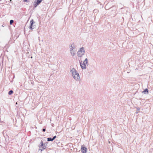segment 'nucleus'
<instances>
[{
  "label": "nucleus",
  "mask_w": 153,
  "mask_h": 153,
  "mask_svg": "<svg viewBox=\"0 0 153 153\" xmlns=\"http://www.w3.org/2000/svg\"><path fill=\"white\" fill-rule=\"evenodd\" d=\"M13 93V91H12V90H10V91L9 92H8V94H9V95H10L12 94Z\"/></svg>",
  "instance_id": "nucleus-12"
},
{
  "label": "nucleus",
  "mask_w": 153,
  "mask_h": 153,
  "mask_svg": "<svg viewBox=\"0 0 153 153\" xmlns=\"http://www.w3.org/2000/svg\"><path fill=\"white\" fill-rule=\"evenodd\" d=\"M30 26L29 27V28L30 30H33L35 28V27L33 26V25L34 23L33 20L32 19L30 21Z\"/></svg>",
  "instance_id": "nucleus-7"
},
{
  "label": "nucleus",
  "mask_w": 153,
  "mask_h": 153,
  "mask_svg": "<svg viewBox=\"0 0 153 153\" xmlns=\"http://www.w3.org/2000/svg\"><path fill=\"white\" fill-rule=\"evenodd\" d=\"M109 143H110V141H109Z\"/></svg>",
  "instance_id": "nucleus-18"
},
{
  "label": "nucleus",
  "mask_w": 153,
  "mask_h": 153,
  "mask_svg": "<svg viewBox=\"0 0 153 153\" xmlns=\"http://www.w3.org/2000/svg\"><path fill=\"white\" fill-rule=\"evenodd\" d=\"M143 93L144 94H148L149 92L148 90V89L146 88L145 89L143 92Z\"/></svg>",
  "instance_id": "nucleus-9"
},
{
  "label": "nucleus",
  "mask_w": 153,
  "mask_h": 153,
  "mask_svg": "<svg viewBox=\"0 0 153 153\" xmlns=\"http://www.w3.org/2000/svg\"><path fill=\"white\" fill-rule=\"evenodd\" d=\"M42 1V0H35L34 2V7L36 8Z\"/></svg>",
  "instance_id": "nucleus-6"
},
{
  "label": "nucleus",
  "mask_w": 153,
  "mask_h": 153,
  "mask_svg": "<svg viewBox=\"0 0 153 153\" xmlns=\"http://www.w3.org/2000/svg\"><path fill=\"white\" fill-rule=\"evenodd\" d=\"M56 137V136H54L53 138H52L53 140H54Z\"/></svg>",
  "instance_id": "nucleus-15"
},
{
  "label": "nucleus",
  "mask_w": 153,
  "mask_h": 153,
  "mask_svg": "<svg viewBox=\"0 0 153 153\" xmlns=\"http://www.w3.org/2000/svg\"><path fill=\"white\" fill-rule=\"evenodd\" d=\"M69 48L70 53L71 55L74 56L76 54V46L74 43L70 44L69 45Z\"/></svg>",
  "instance_id": "nucleus-2"
},
{
  "label": "nucleus",
  "mask_w": 153,
  "mask_h": 153,
  "mask_svg": "<svg viewBox=\"0 0 153 153\" xmlns=\"http://www.w3.org/2000/svg\"><path fill=\"white\" fill-rule=\"evenodd\" d=\"M85 51L83 47H82L79 49L77 52V56L79 57H82L84 54Z\"/></svg>",
  "instance_id": "nucleus-4"
},
{
  "label": "nucleus",
  "mask_w": 153,
  "mask_h": 153,
  "mask_svg": "<svg viewBox=\"0 0 153 153\" xmlns=\"http://www.w3.org/2000/svg\"><path fill=\"white\" fill-rule=\"evenodd\" d=\"M40 145L39 146L41 152H42L43 150L45 149L46 148V143L43 144L42 141L41 140L40 143Z\"/></svg>",
  "instance_id": "nucleus-5"
},
{
  "label": "nucleus",
  "mask_w": 153,
  "mask_h": 153,
  "mask_svg": "<svg viewBox=\"0 0 153 153\" xmlns=\"http://www.w3.org/2000/svg\"><path fill=\"white\" fill-rule=\"evenodd\" d=\"M14 21L12 20H11L10 21V25H12V23Z\"/></svg>",
  "instance_id": "nucleus-13"
},
{
  "label": "nucleus",
  "mask_w": 153,
  "mask_h": 153,
  "mask_svg": "<svg viewBox=\"0 0 153 153\" xmlns=\"http://www.w3.org/2000/svg\"><path fill=\"white\" fill-rule=\"evenodd\" d=\"M42 131H43V132H45V131H46V129H45V128H43L42 129Z\"/></svg>",
  "instance_id": "nucleus-16"
},
{
  "label": "nucleus",
  "mask_w": 153,
  "mask_h": 153,
  "mask_svg": "<svg viewBox=\"0 0 153 153\" xmlns=\"http://www.w3.org/2000/svg\"><path fill=\"white\" fill-rule=\"evenodd\" d=\"M71 75L73 79L76 81H79L80 80L79 74L78 71L74 68H72L70 70Z\"/></svg>",
  "instance_id": "nucleus-1"
},
{
  "label": "nucleus",
  "mask_w": 153,
  "mask_h": 153,
  "mask_svg": "<svg viewBox=\"0 0 153 153\" xmlns=\"http://www.w3.org/2000/svg\"><path fill=\"white\" fill-rule=\"evenodd\" d=\"M24 2H28L29 1V0H23Z\"/></svg>",
  "instance_id": "nucleus-14"
},
{
  "label": "nucleus",
  "mask_w": 153,
  "mask_h": 153,
  "mask_svg": "<svg viewBox=\"0 0 153 153\" xmlns=\"http://www.w3.org/2000/svg\"><path fill=\"white\" fill-rule=\"evenodd\" d=\"M86 64L87 65H88V61L87 58H86L83 62L82 61L80 62V66L83 69H85L86 68Z\"/></svg>",
  "instance_id": "nucleus-3"
},
{
  "label": "nucleus",
  "mask_w": 153,
  "mask_h": 153,
  "mask_svg": "<svg viewBox=\"0 0 153 153\" xmlns=\"http://www.w3.org/2000/svg\"><path fill=\"white\" fill-rule=\"evenodd\" d=\"M81 151L82 153H86L87 148L86 147L82 146L81 149Z\"/></svg>",
  "instance_id": "nucleus-8"
},
{
  "label": "nucleus",
  "mask_w": 153,
  "mask_h": 153,
  "mask_svg": "<svg viewBox=\"0 0 153 153\" xmlns=\"http://www.w3.org/2000/svg\"><path fill=\"white\" fill-rule=\"evenodd\" d=\"M16 104H17V102L16 103Z\"/></svg>",
  "instance_id": "nucleus-17"
},
{
  "label": "nucleus",
  "mask_w": 153,
  "mask_h": 153,
  "mask_svg": "<svg viewBox=\"0 0 153 153\" xmlns=\"http://www.w3.org/2000/svg\"><path fill=\"white\" fill-rule=\"evenodd\" d=\"M47 140L48 141H52L53 140L52 138H51V137L48 138H47Z\"/></svg>",
  "instance_id": "nucleus-10"
},
{
  "label": "nucleus",
  "mask_w": 153,
  "mask_h": 153,
  "mask_svg": "<svg viewBox=\"0 0 153 153\" xmlns=\"http://www.w3.org/2000/svg\"><path fill=\"white\" fill-rule=\"evenodd\" d=\"M140 108H137V109L136 112V114H137L139 113L140 111Z\"/></svg>",
  "instance_id": "nucleus-11"
}]
</instances>
